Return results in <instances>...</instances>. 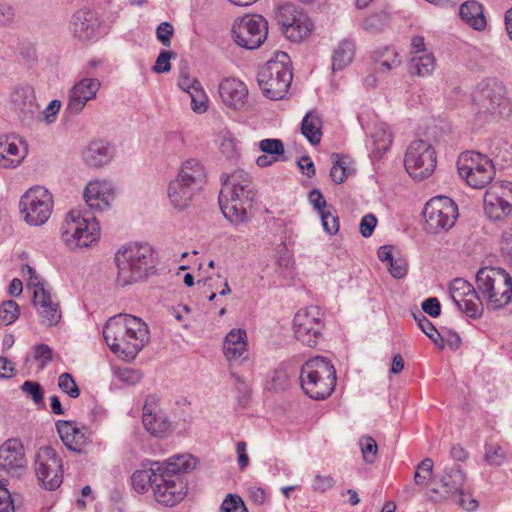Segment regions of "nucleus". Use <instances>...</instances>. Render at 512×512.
Here are the masks:
<instances>
[{"label": "nucleus", "instance_id": "60", "mask_svg": "<svg viewBox=\"0 0 512 512\" xmlns=\"http://www.w3.org/2000/svg\"><path fill=\"white\" fill-rule=\"evenodd\" d=\"M26 273L29 275V279H28V288L29 289H32L33 290V293L34 292H41L42 291H46L45 288H44V284L42 282V279L41 277L37 274V272L34 270V268H32L31 266L29 265H26L24 268H23V272Z\"/></svg>", "mask_w": 512, "mask_h": 512}, {"label": "nucleus", "instance_id": "42", "mask_svg": "<svg viewBox=\"0 0 512 512\" xmlns=\"http://www.w3.org/2000/svg\"><path fill=\"white\" fill-rule=\"evenodd\" d=\"M219 149L221 154L228 160H234L238 156L236 140L230 131L224 130L220 133Z\"/></svg>", "mask_w": 512, "mask_h": 512}, {"label": "nucleus", "instance_id": "62", "mask_svg": "<svg viewBox=\"0 0 512 512\" xmlns=\"http://www.w3.org/2000/svg\"><path fill=\"white\" fill-rule=\"evenodd\" d=\"M173 33V26L169 22H162L156 29L157 39L166 47L171 45V36Z\"/></svg>", "mask_w": 512, "mask_h": 512}, {"label": "nucleus", "instance_id": "8", "mask_svg": "<svg viewBox=\"0 0 512 512\" xmlns=\"http://www.w3.org/2000/svg\"><path fill=\"white\" fill-rule=\"evenodd\" d=\"M71 237L66 240V246L71 250L90 247L100 238V225L90 212L71 210L66 215V234Z\"/></svg>", "mask_w": 512, "mask_h": 512}, {"label": "nucleus", "instance_id": "58", "mask_svg": "<svg viewBox=\"0 0 512 512\" xmlns=\"http://www.w3.org/2000/svg\"><path fill=\"white\" fill-rule=\"evenodd\" d=\"M388 270L394 278L400 279L407 274V261L403 258H393L392 261L388 263Z\"/></svg>", "mask_w": 512, "mask_h": 512}, {"label": "nucleus", "instance_id": "35", "mask_svg": "<svg viewBox=\"0 0 512 512\" xmlns=\"http://www.w3.org/2000/svg\"><path fill=\"white\" fill-rule=\"evenodd\" d=\"M197 191V189L190 186L188 183L180 182L178 179L171 181L168 186L170 202L179 210H182L189 205Z\"/></svg>", "mask_w": 512, "mask_h": 512}, {"label": "nucleus", "instance_id": "1", "mask_svg": "<svg viewBox=\"0 0 512 512\" xmlns=\"http://www.w3.org/2000/svg\"><path fill=\"white\" fill-rule=\"evenodd\" d=\"M103 336L111 351L126 361L134 360L150 340L148 325L130 314L109 318L103 328Z\"/></svg>", "mask_w": 512, "mask_h": 512}, {"label": "nucleus", "instance_id": "33", "mask_svg": "<svg viewBox=\"0 0 512 512\" xmlns=\"http://www.w3.org/2000/svg\"><path fill=\"white\" fill-rule=\"evenodd\" d=\"M176 179L200 190L206 181V172L200 161L189 159L182 164Z\"/></svg>", "mask_w": 512, "mask_h": 512}, {"label": "nucleus", "instance_id": "52", "mask_svg": "<svg viewBox=\"0 0 512 512\" xmlns=\"http://www.w3.org/2000/svg\"><path fill=\"white\" fill-rule=\"evenodd\" d=\"M21 390L31 399L36 405L44 406L43 390L41 385L35 381H25L21 385Z\"/></svg>", "mask_w": 512, "mask_h": 512}, {"label": "nucleus", "instance_id": "27", "mask_svg": "<svg viewBox=\"0 0 512 512\" xmlns=\"http://www.w3.org/2000/svg\"><path fill=\"white\" fill-rule=\"evenodd\" d=\"M25 464L24 447L19 439H8L0 446V469L16 473Z\"/></svg>", "mask_w": 512, "mask_h": 512}, {"label": "nucleus", "instance_id": "25", "mask_svg": "<svg viewBox=\"0 0 512 512\" xmlns=\"http://www.w3.org/2000/svg\"><path fill=\"white\" fill-rule=\"evenodd\" d=\"M100 88V81L96 78H84L76 83L70 90L67 110L73 114L80 113L89 100L96 97Z\"/></svg>", "mask_w": 512, "mask_h": 512}, {"label": "nucleus", "instance_id": "38", "mask_svg": "<svg viewBox=\"0 0 512 512\" xmlns=\"http://www.w3.org/2000/svg\"><path fill=\"white\" fill-rule=\"evenodd\" d=\"M88 445V437L84 429L75 427L70 421H66V449L83 453Z\"/></svg>", "mask_w": 512, "mask_h": 512}, {"label": "nucleus", "instance_id": "10", "mask_svg": "<svg viewBox=\"0 0 512 512\" xmlns=\"http://www.w3.org/2000/svg\"><path fill=\"white\" fill-rule=\"evenodd\" d=\"M275 20L285 37L295 43L306 39L313 30V23L308 15L296 5L286 3L275 11Z\"/></svg>", "mask_w": 512, "mask_h": 512}, {"label": "nucleus", "instance_id": "11", "mask_svg": "<svg viewBox=\"0 0 512 512\" xmlns=\"http://www.w3.org/2000/svg\"><path fill=\"white\" fill-rule=\"evenodd\" d=\"M323 312L318 306L300 309L293 319L295 338L308 347H316L323 339Z\"/></svg>", "mask_w": 512, "mask_h": 512}, {"label": "nucleus", "instance_id": "6", "mask_svg": "<svg viewBox=\"0 0 512 512\" xmlns=\"http://www.w3.org/2000/svg\"><path fill=\"white\" fill-rule=\"evenodd\" d=\"M476 284L489 309L504 308L512 300V277L502 268H480L476 274Z\"/></svg>", "mask_w": 512, "mask_h": 512}, {"label": "nucleus", "instance_id": "29", "mask_svg": "<svg viewBox=\"0 0 512 512\" xmlns=\"http://www.w3.org/2000/svg\"><path fill=\"white\" fill-rule=\"evenodd\" d=\"M99 27V21L89 10L77 11L70 21V31L80 40L91 39Z\"/></svg>", "mask_w": 512, "mask_h": 512}, {"label": "nucleus", "instance_id": "44", "mask_svg": "<svg viewBox=\"0 0 512 512\" xmlns=\"http://www.w3.org/2000/svg\"><path fill=\"white\" fill-rule=\"evenodd\" d=\"M387 20L388 16L385 12L372 14L362 21L361 27L368 33L376 34L384 29Z\"/></svg>", "mask_w": 512, "mask_h": 512}, {"label": "nucleus", "instance_id": "14", "mask_svg": "<svg viewBox=\"0 0 512 512\" xmlns=\"http://www.w3.org/2000/svg\"><path fill=\"white\" fill-rule=\"evenodd\" d=\"M436 163L434 148L424 140L412 142L404 157L406 171L416 180H423L431 176Z\"/></svg>", "mask_w": 512, "mask_h": 512}, {"label": "nucleus", "instance_id": "55", "mask_svg": "<svg viewBox=\"0 0 512 512\" xmlns=\"http://www.w3.org/2000/svg\"><path fill=\"white\" fill-rule=\"evenodd\" d=\"M336 481L330 475L316 474L313 480L312 488L316 492H326L334 487Z\"/></svg>", "mask_w": 512, "mask_h": 512}, {"label": "nucleus", "instance_id": "23", "mask_svg": "<svg viewBox=\"0 0 512 512\" xmlns=\"http://www.w3.org/2000/svg\"><path fill=\"white\" fill-rule=\"evenodd\" d=\"M10 105L22 120H31L39 110L34 90L29 85L14 87L10 94Z\"/></svg>", "mask_w": 512, "mask_h": 512}, {"label": "nucleus", "instance_id": "56", "mask_svg": "<svg viewBox=\"0 0 512 512\" xmlns=\"http://www.w3.org/2000/svg\"><path fill=\"white\" fill-rule=\"evenodd\" d=\"M200 85L201 83L197 78H191L186 69H181L178 78V86L180 89L189 94L193 89L198 88Z\"/></svg>", "mask_w": 512, "mask_h": 512}, {"label": "nucleus", "instance_id": "19", "mask_svg": "<svg viewBox=\"0 0 512 512\" xmlns=\"http://www.w3.org/2000/svg\"><path fill=\"white\" fill-rule=\"evenodd\" d=\"M449 293L459 311L472 319L480 318L484 307L474 286L463 278H455L449 286Z\"/></svg>", "mask_w": 512, "mask_h": 512}, {"label": "nucleus", "instance_id": "46", "mask_svg": "<svg viewBox=\"0 0 512 512\" xmlns=\"http://www.w3.org/2000/svg\"><path fill=\"white\" fill-rule=\"evenodd\" d=\"M434 463L431 458L422 460L416 468L414 474V483L418 486H425L433 474Z\"/></svg>", "mask_w": 512, "mask_h": 512}, {"label": "nucleus", "instance_id": "57", "mask_svg": "<svg viewBox=\"0 0 512 512\" xmlns=\"http://www.w3.org/2000/svg\"><path fill=\"white\" fill-rule=\"evenodd\" d=\"M173 56V53L167 50H162L158 55L155 65L153 66V71L155 73H167L171 70L170 59Z\"/></svg>", "mask_w": 512, "mask_h": 512}, {"label": "nucleus", "instance_id": "48", "mask_svg": "<svg viewBox=\"0 0 512 512\" xmlns=\"http://www.w3.org/2000/svg\"><path fill=\"white\" fill-rule=\"evenodd\" d=\"M359 446L363 459L366 463L372 464L376 461L378 446L371 436H362L359 439Z\"/></svg>", "mask_w": 512, "mask_h": 512}, {"label": "nucleus", "instance_id": "21", "mask_svg": "<svg viewBox=\"0 0 512 512\" xmlns=\"http://www.w3.org/2000/svg\"><path fill=\"white\" fill-rule=\"evenodd\" d=\"M142 422L145 429L156 437H162L171 430V422L160 408L159 398L154 394L145 399Z\"/></svg>", "mask_w": 512, "mask_h": 512}, {"label": "nucleus", "instance_id": "7", "mask_svg": "<svg viewBox=\"0 0 512 512\" xmlns=\"http://www.w3.org/2000/svg\"><path fill=\"white\" fill-rule=\"evenodd\" d=\"M293 75L290 59L286 52H277L275 59L261 67L257 75L259 87L271 100L284 98L290 87Z\"/></svg>", "mask_w": 512, "mask_h": 512}, {"label": "nucleus", "instance_id": "2", "mask_svg": "<svg viewBox=\"0 0 512 512\" xmlns=\"http://www.w3.org/2000/svg\"><path fill=\"white\" fill-rule=\"evenodd\" d=\"M221 181L218 200L224 217L235 224L246 221L256 195L250 174L244 170H236L221 175Z\"/></svg>", "mask_w": 512, "mask_h": 512}, {"label": "nucleus", "instance_id": "37", "mask_svg": "<svg viewBox=\"0 0 512 512\" xmlns=\"http://www.w3.org/2000/svg\"><path fill=\"white\" fill-rule=\"evenodd\" d=\"M355 55V43L350 39L342 40L332 57V70H342L351 64Z\"/></svg>", "mask_w": 512, "mask_h": 512}, {"label": "nucleus", "instance_id": "54", "mask_svg": "<svg viewBox=\"0 0 512 512\" xmlns=\"http://www.w3.org/2000/svg\"><path fill=\"white\" fill-rule=\"evenodd\" d=\"M322 226L329 235H334L339 230V218L330 210H325L320 214Z\"/></svg>", "mask_w": 512, "mask_h": 512}, {"label": "nucleus", "instance_id": "49", "mask_svg": "<svg viewBox=\"0 0 512 512\" xmlns=\"http://www.w3.org/2000/svg\"><path fill=\"white\" fill-rule=\"evenodd\" d=\"M191 99V108L196 113H204L208 109V97L200 85L189 93Z\"/></svg>", "mask_w": 512, "mask_h": 512}, {"label": "nucleus", "instance_id": "5", "mask_svg": "<svg viewBox=\"0 0 512 512\" xmlns=\"http://www.w3.org/2000/svg\"><path fill=\"white\" fill-rule=\"evenodd\" d=\"M300 383L307 396L315 400H323L330 396L335 388V368L326 358L316 356L303 364Z\"/></svg>", "mask_w": 512, "mask_h": 512}, {"label": "nucleus", "instance_id": "50", "mask_svg": "<svg viewBox=\"0 0 512 512\" xmlns=\"http://www.w3.org/2000/svg\"><path fill=\"white\" fill-rule=\"evenodd\" d=\"M505 459L506 453L500 445L490 443L485 445V460L489 465L500 466Z\"/></svg>", "mask_w": 512, "mask_h": 512}, {"label": "nucleus", "instance_id": "45", "mask_svg": "<svg viewBox=\"0 0 512 512\" xmlns=\"http://www.w3.org/2000/svg\"><path fill=\"white\" fill-rule=\"evenodd\" d=\"M485 160H491L488 156L478 152L467 151L460 155L457 161L458 173L460 174V168H478Z\"/></svg>", "mask_w": 512, "mask_h": 512}, {"label": "nucleus", "instance_id": "20", "mask_svg": "<svg viewBox=\"0 0 512 512\" xmlns=\"http://www.w3.org/2000/svg\"><path fill=\"white\" fill-rule=\"evenodd\" d=\"M117 153L116 146L104 138L91 139L81 150V160L90 169L109 165Z\"/></svg>", "mask_w": 512, "mask_h": 512}, {"label": "nucleus", "instance_id": "34", "mask_svg": "<svg viewBox=\"0 0 512 512\" xmlns=\"http://www.w3.org/2000/svg\"><path fill=\"white\" fill-rule=\"evenodd\" d=\"M461 19L474 30L482 31L486 28L487 21L483 13L482 5L474 0L464 2L459 9Z\"/></svg>", "mask_w": 512, "mask_h": 512}, {"label": "nucleus", "instance_id": "51", "mask_svg": "<svg viewBox=\"0 0 512 512\" xmlns=\"http://www.w3.org/2000/svg\"><path fill=\"white\" fill-rule=\"evenodd\" d=\"M259 148L262 152L274 157H279L284 154V145L280 139H263L259 143Z\"/></svg>", "mask_w": 512, "mask_h": 512}, {"label": "nucleus", "instance_id": "24", "mask_svg": "<svg viewBox=\"0 0 512 512\" xmlns=\"http://www.w3.org/2000/svg\"><path fill=\"white\" fill-rule=\"evenodd\" d=\"M218 91L222 102L231 109L240 110L247 102V86L237 78L223 79L219 84Z\"/></svg>", "mask_w": 512, "mask_h": 512}, {"label": "nucleus", "instance_id": "47", "mask_svg": "<svg viewBox=\"0 0 512 512\" xmlns=\"http://www.w3.org/2000/svg\"><path fill=\"white\" fill-rule=\"evenodd\" d=\"M113 373L117 381L128 386L136 385L142 379V373L139 370L129 367L115 368Z\"/></svg>", "mask_w": 512, "mask_h": 512}, {"label": "nucleus", "instance_id": "41", "mask_svg": "<svg viewBox=\"0 0 512 512\" xmlns=\"http://www.w3.org/2000/svg\"><path fill=\"white\" fill-rule=\"evenodd\" d=\"M493 163L504 167L512 161V147L507 142L498 141L491 148Z\"/></svg>", "mask_w": 512, "mask_h": 512}, {"label": "nucleus", "instance_id": "12", "mask_svg": "<svg viewBox=\"0 0 512 512\" xmlns=\"http://www.w3.org/2000/svg\"><path fill=\"white\" fill-rule=\"evenodd\" d=\"M425 229L429 233H439L451 229L458 216L455 202L446 196L430 199L423 210Z\"/></svg>", "mask_w": 512, "mask_h": 512}, {"label": "nucleus", "instance_id": "18", "mask_svg": "<svg viewBox=\"0 0 512 512\" xmlns=\"http://www.w3.org/2000/svg\"><path fill=\"white\" fill-rule=\"evenodd\" d=\"M484 211L491 220H502L512 211V183H493L484 196Z\"/></svg>", "mask_w": 512, "mask_h": 512}, {"label": "nucleus", "instance_id": "13", "mask_svg": "<svg viewBox=\"0 0 512 512\" xmlns=\"http://www.w3.org/2000/svg\"><path fill=\"white\" fill-rule=\"evenodd\" d=\"M35 472L47 490H56L63 482L64 471L61 456L51 446H43L35 454Z\"/></svg>", "mask_w": 512, "mask_h": 512}, {"label": "nucleus", "instance_id": "28", "mask_svg": "<svg viewBox=\"0 0 512 512\" xmlns=\"http://www.w3.org/2000/svg\"><path fill=\"white\" fill-rule=\"evenodd\" d=\"M33 305L37 309L43 325L51 327L56 325L62 316L58 302L52 299L48 291L34 292Z\"/></svg>", "mask_w": 512, "mask_h": 512}, {"label": "nucleus", "instance_id": "63", "mask_svg": "<svg viewBox=\"0 0 512 512\" xmlns=\"http://www.w3.org/2000/svg\"><path fill=\"white\" fill-rule=\"evenodd\" d=\"M422 310L429 316L436 318L441 314V304L436 297H430L422 302Z\"/></svg>", "mask_w": 512, "mask_h": 512}, {"label": "nucleus", "instance_id": "17", "mask_svg": "<svg viewBox=\"0 0 512 512\" xmlns=\"http://www.w3.org/2000/svg\"><path fill=\"white\" fill-rule=\"evenodd\" d=\"M504 99V87L495 79L480 82L473 92L476 115L486 117L501 114L499 108Z\"/></svg>", "mask_w": 512, "mask_h": 512}, {"label": "nucleus", "instance_id": "9", "mask_svg": "<svg viewBox=\"0 0 512 512\" xmlns=\"http://www.w3.org/2000/svg\"><path fill=\"white\" fill-rule=\"evenodd\" d=\"M53 205L52 194L43 186H34L21 196L19 209L29 225L39 226L50 218Z\"/></svg>", "mask_w": 512, "mask_h": 512}, {"label": "nucleus", "instance_id": "22", "mask_svg": "<svg viewBox=\"0 0 512 512\" xmlns=\"http://www.w3.org/2000/svg\"><path fill=\"white\" fill-rule=\"evenodd\" d=\"M83 198L92 209L98 211L108 210L115 198L114 185L109 180L90 181L83 191Z\"/></svg>", "mask_w": 512, "mask_h": 512}, {"label": "nucleus", "instance_id": "26", "mask_svg": "<svg viewBox=\"0 0 512 512\" xmlns=\"http://www.w3.org/2000/svg\"><path fill=\"white\" fill-rule=\"evenodd\" d=\"M24 144L14 134L0 136V166L6 169L18 167L27 155L26 147L20 149Z\"/></svg>", "mask_w": 512, "mask_h": 512}, {"label": "nucleus", "instance_id": "64", "mask_svg": "<svg viewBox=\"0 0 512 512\" xmlns=\"http://www.w3.org/2000/svg\"><path fill=\"white\" fill-rule=\"evenodd\" d=\"M34 357L41 361V366L44 367L52 359V350L46 344H38L34 348Z\"/></svg>", "mask_w": 512, "mask_h": 512}, {"label": "nucleus", "instance_id": "43", "mask_svg": "<svg viewBox=\"0 0 512 512\" xmlns=\"http://www.w3.org/2000/svg\"><path fill=\"white\" fill-rule=\"evenodd\" d=\"M20 316V307L14 300L3 301L0 305V322L7 326Z\"/></svg>", "mask_w": 512, "mask_h": 512}, {"label": "nucleus", "instance_id": "53", "mask_svg": "<svg viewBox=\"0 0 512 512\" xmlns=\"http://www.w3.org/2000/svg\"><path fill=\"white\" fill-rule=\"evenodd\" d=\"M222 512H247L245 504L240 496L229 494L221 505Z\"/></svg>", "mask_w": 512, "mask_h": 512}, {"label": "nucleus", "instance_id": "59", "mask_svg": "<svg viewBox=\"0 0 512 512\" xmlns=\"http://www.w3.org/2000/svg\"><path fill=\"white\" fill-rule=\"evenodd\" d=\"M376 225V216L372 213H368L362 217L359 225V231L363 237L368 238L372 235Z\"/></svg>", "mask_w": 512, "mask_h": 512}, {"label": "nucleus", "instance_id": "31", "mask_svg": "<svg viewBox=\"0 0 512 512\" xmlns=\"http://www.w3.org/2000/svg\"><path fill=\"white\" fill-rule=\"evenodd\" d=\"M223 351L229 361L245 360L247 358L245 330H231L225 337Z\"/></svg>", "mask_w": 512, "mask_h": 512}, {"label": "nucleus", "instance_id": "30", "mask_svg": "<svg viewBox=\"0 0 512 512\" xmlns=\"http://www.w3.org/2000/svg\"><path fill=\"white\" fill-rule=\"evenodd\" d=\"M460 176L468 185L476 189H482L489 184L495 176V164L493 160H485L478 168H460Z\"/></svg>", "mask_w": 512, "mask_h": 512}, {"label": "nucleus", "instance_id": "4", "mask_svg": "<svg viewBox=\"0 0 512 512\" xmlns=\"http://www.w3.org/2000/svg\"><path fill=\"white\" fill-rule=\"evenodd\" d=\"M118 269L116 284L127 286L144 279L155 267L154 252L147 244H133L115 254Z\"/></svg>", "mask_w": 512, "mask_h": 512}, {"label": "nucleus", "instance_id": "39", "mask_svg": "<svg viewBox=\"0 0 512 512\" xmlns=\"http://www.w3.org/2000/svg\"><path fill=\"white\" fill-rule=\"evenodd\" d=\"M409 72L417 76H429L435 69V57L432 53L413 55L409 64Z\"/></svg>", "mask_w": 512, "mask_h": 512}, {"label": "nucleus", "instance_id": "16", "mask_svg": "<svg viewBox=\"0 0 512 512\" xmlns=\"http://www.w3.org/2000/svg\"><path fill=\"white\" fill-rule=\"evenodd\" d=\"M466 481V475L458 464L446 467L439 475L440 489L433 488V493L440 494L443 499L455 498L456 502L468 511L475 510L478 503L471 499L468 505L463 498V485Z\"/></svg>", "mask_w": 512, "mask_h": 512}, {"label": "nucleus", "instance_id": "61", "mask_svg": "<svg viewBox=\"0 0 512 512\" xmlns=\"http://www.w3.org/2000/svg\"><path fill=\"white\" fill-rule=\"evenodd\" d=\"M500 250L512 265V227L506 229L501 237Z\"/></svg>", "mask_w": 512, "mask_h": 512}, {"label": "nucleus", "instance_id": "15", "mask_svg": "<svg viewBox=\"0 0 512 512\" xmlns=\"http://www.w3.org/2000/svg\"><path fill=\"white\" fill-rule=\"evenodd\" d=\"M232 33L237 45L254 50L265 41L268 34V23L261 15H245L235 21Z\"/></svg>", "mask_w": 512, "mask_h": 512}, {"label": "nucleus", "instance_id": "32", "mask_svg": "<svg viewBox=\"0 0 512 512\" xmlns=\"http://www.w3.org/2000/svg\"><path fill=\"white\" fill-rule=\"evenodd\" d=\"M161 463L160 461L142 462V468L136 470L131 476L133 489L138 493H145L149 487L153 489L155 476L159 475V471L156 469Z\"/></svg>", "mask_w": 512, "mask_h": 512}, {"label": "nucleus", "instance_id": "36", "mask_svg": "<svg viewBox=\"0 0 512 512\" xmlns=\"http://www.w3.org/2000/svg\"><path fill=\"white\" fill-rule=\"evenodd\" d=\"M301 133L312 145H318L322 138V119L320 116L310 111L301 123Z\"/></svg>", "mask_w": 512, "mask_h": 512}, {"label": "nucleus", "instance_id": "40", "mask_svg": "<svg viewBox=\"0 0 512 512\" xmlns=\"http://www.w3.org/2000/svg\"><path fill=\"white\" fill-rule=\"evenodd\" d=\"M413 317L421 331L429 337L436 346L442 349L444 347V339L433 323L422 312L414 313Z\"/></svg>", "mask_w": 512, "mask_h": 512}, {"label": "nucleus", "instance_id": "3", "mask_svg": "<svg viewBox=\"0 0 512 512\" xmlns=\"http://www.w3.org/2000/svg\"><path fill=\"white\" fill-rule=\"evenodd\" d=\"M196 466V459L190 454L176 455L157 466L153 495L155 500L168 507L181 502L187 494V482L183 473Z\"/></svg>", "mask_w": 512, "mask_h": 512}]
</instances>
